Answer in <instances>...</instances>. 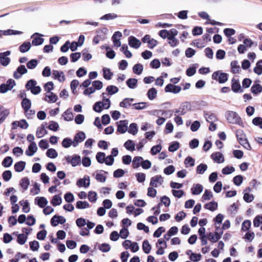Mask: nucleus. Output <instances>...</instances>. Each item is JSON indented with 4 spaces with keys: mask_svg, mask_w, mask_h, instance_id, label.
<instances>
[{
    "mask_svg": "<svg viewBox=\"0 0 262 262\" xmlns=\"http://www.w3.org/2000/svg\"><path fill=\"white\" fill-rule=\"evenodd\" d=\"M110 105L111 101L110 99H104L102 101L97 102L93 106V109L95 112L100 113L103 109L109 108Z\"/></svg>",
    "mask_w": 262,
    "mask_h": 262,
    "instance_id": "1",
    "label": "nucleus"
},
{
    "mask_svg": "<svg viewBox=\"0 0 262 262\" xmlns=\"http://www.w3.org/2000/svg\"><path fill=\"white\" fill-rule=\"evenodd\" d=\"M236 134L239 143L246 149L250 150L251 149V146L246 139V136L244 132L241 129H238L236 131Z\"/></svg>",
    "mask_w": 262,
    "mask_h": 262,
    "instance_id": "2",
    "label": "nucleus"
},
{
    "mask_svg": "<svg viewBox=\"0 0 262 262\" xmlns=\"http://www.w3.org/2000/svg\"><path fill=\"white\" fill-rule=\"evenodd\" d=\"M226 117L228 121L232 124H240L241 118L239 115L233 111H228L226 114Z\"/></svg>",
    "mask_w": 262,
    "mask_h": 262,
    "instance_id": "3",
    "label": "nucleus"
},
{
    "mask_svg": "<svg viewBox=\"0 0 262 262\" xmlns=\"http://www.w3.org/2000/svg\"><path fill=\"white\" fill-rule=\"evenodd\" d=\"M212 78L218 81L220 83H224L228 80V76L226 73H223L220 71L214 72L212 75Z\"/></svg>",
    "mask_w": 262,
    "mask_h": 262,
    "instance_id": "4",
    "label": "nucleus"
},
{
    "mask_svg": "<svg viewBox=\"0 0 262 262\" xmlns=\"http://www.w3.org/2000/svg\"><path fill=\"white\" fill-rule=\"evenodd\" d=\"M163 183V178L160 175L155 176L151 178L150 185L154 187H158Z\"/></svg>",
    "mask_w": 262,
    "mask_h": 262,
    "instance_id": "5",
    "label": "nucleus"
},
{
    "mask_svg": "<svg viewBox=\"0 0 262 262\" xmlns=\"http://www.w3.org/2000/svg\"><path fill=\"white\" fill-rule=\"evenodd\" d=\"M108 32V30L106 28H103L101 29L98 30L97 31L98 34L97 36L94 37L93 42L95 44H98L99 42V37L101 39L104 38V35L106 34Z\"/></svg>",
    "mask_w": 262,
    "mask_h": 262,
    "instance_id": "6",
    "label": "nucleus"
},
{
    "mask_svg": "<svg viewBox=\"0 0 262 262\" xmlns=\"http://www.w3.org/2000/svg\"><path fill=\"white\" fill-rule=\"evenodd\" d=\"M15 85V82L13 79H9L6 84H1V93H6L11 90Z\"/></svg>",
    "mask_w": 262,
    "mask_h": 262,
    "instance_id": "7",
    "label": "nucleus"
},
{
    "mask_svg": "<svg viewBox=\"0 0 262 262\" xmlns=\"http://www.w3.org/2000/svg\"><path fill=\"white\" fill-rule=\"evenodd\" d=\"M76 185L79 187H88L90 185V178L89 176H85L83 178L79 179L77 181Z\"/></svg>",
    "mask_w": 262,
    "mask_h": 262,
    "instance_id": "8",
    "label": "nucleus"
},
{
    "mask_svg": "<svg viewBox=\"0 0 262 262\" xmlns=\"http://www.w3.org/2000/svg\"><path fill=\"white\" fill-rule=\"evenodd\" d=\"M85 138V135L82 132H80L76 134L73 141V146L76 147L79 143L82 142Z\"/></svg>",
    "mask_w": 262,
    "mask_h": 262,
    "instance_id": "9",
    "label": "nucleus"
},
{
    "mask_svg": "<svg viewBox=\"0 0 262 262\" xmlns=\"http://www.w3.org/2000/svg\"><path fill=\"white\" fill-rule=\"evenodd\" d=\"M128 122L126 120H122L117 122V131L121 134L125 133L127 130Z\"/></svg>",
    "mask_w": 262,
    "mask_h": 262,
    "instance_id": "10",
    "label": "nucleus"
},
{
    "mask_svg": "<svg viewBox=\"0 0 262 262\" xmlns=\"http://www.w3.org/2000/svg\"><path fill=\"white\" fill-rule=\"evenodd\" d=\"M181 91V88L178 85H175L172 84H168L165 88L166 92L173 93L174 94L179 93Z\"/></svg>",
    "mask_w": 262,
    "mask_h": 262,
    "instance_id": "11",
    "label": "nucleus"
},
{
    "mask_svg": "<svg viewBox=\"0 0 262 262\" xmlns=\"http://www.w3.org/2000/svg\"><path fill=\"white\" fill-rule=\"evenodd\" d=\"M67 161L70 163L73 166L78 165L81 162V158L79 156L75 155L72 157H68L66 158Z\"/></svg>",
    "mask_w": 262,
    "mask_h": 262,
    "instance_id": "12",
    "label": "nucleus"
},
{
    "mask_svg": "<svg viewBox=\"0 0 262 262\" xmlns=\"http://www.w3.org/2000/svg\"><path fill=\"white\" fill-rule=\"evenodd\" d=\"M66 221L65 218L62 216L54 215L51 220V224L53 226H56L59 224H62Z\"/></svg>",
    "mask_w": 262,
    "mask_h": 262,
    "instance_id": "13",
    "label": "nucleus"
},
{
    "mask_svg": "<svg viewBox=\"0 0 262 262\" xmlns=\"http://www.w3.org/2000/svg\"><path fill=\"white\" fill-rule=\"evenodd\" d=\"M11 52L7 51L4 53H1V65L4 66H8L10 62V58L8 57Z\"/></svg>",
    "mask_w": 262,
    "mask_h": 262,
    "instance_id": "14",
    "label": "nucleus"
},
{
    "mask_svg": "<svg viewBox=\"0 0 262 262\" xmlns=\"http://www.w3.org/2000/svg\"><path fill=\"white\" fill-rule=\"evenodd\" d=\"M52 75L54 79H57L60 82H63L66 79L64 74L62 71L53 70Z\"/></svg>",
    "mask_w": 262,
    "mask_h": 262,
    "instance_id": "15",
    "label": "nucleus"
},
{
    "mask_svg": "<svg viewBox=\"0 0 262 262\" xmlns=\"http://www.w3.org/2000/svg\"><path fill=\"white\" fill-rule=\"evenodd\" d=\"M38 147L36 144L35 142H32L29 145L28 149L26 151V155L32 157L37 151Z\"/></svg>",
    "mask_w": 262,
    "mask_h": 262,
    "instance_id": "16",
    "label": "nucleus"
},
{
    "mask_svg": "<svg viewBox=\"0 0 262 262\" xmlns=\"http://www.w3.org/2000/svg\"><path fill=\"white\" fill-rule=\"evenodd\" d=\"M141 41L135 37L131 36L128 38V45L132 48L138 49L141 46Z\"/></svg>",
    "mask_w": 262,
    "mask_h": 262,
    "instance_id": "17",
    "label": "nucleus"
},
{
    "mask_svg": "<svg viewBox=\"0 0 262 262\" xmlns=\"http://www.w3.org/2000/svg\"><path fill=\"white\" fill-rule=\"evenodd\" d=\"M211 157L214 162L217 163H222L224 162V157L221 152H214L212 154Z\"/></svg>",
    "mask_w": 262,
    "mask_h": 262,
    "instance_id": "18",
    "label": "nucleus"
},
{
    "mask_svg": "<svg viewBox=\"0 0 262 262\" xmlns=\"http://www.w3.org/2000/svg\"><path fill=\"white\" fill-rule=\"evenodd\" d=\"M27 71L25 66L21 65L18 67L16 71L14 73V77L15 78L18 79L20 77L21 75L27 73Z\"/></svg>",
    "mask_w": 262,
    "mask_h": 262,
    "instance_id": "19",
    "label": "nucleus"
},
{
    "mask_svg": "<svg viewBox=\"0 0 262 262\" xmlns=\"http://www.w3.org/2000/svg\"><path fill=\"white\" fill-rule=\"evenodd\" d=\"M57 96L51 92L46 93L45 100L49 103H54L56 101Z\"/></svg>",
    "mask_w": 262,
    "mask_h": 262,
    "instance_id": "20",
    "label": "nucleus"
},
{
    "mask_svg": "<svg viewBox=\"0 0 262 262\" xmlns=\"http://www.w3.org/2000/svg\"><path fill=\"white\" fill-rule=\"evenodd\" d=\"M203 190V187L200 184H194L191 189V192L194 195L200 194Z\"/></svg>",
    "mask_w": 262,
    "mask_h": 262,
    "instance_id": "21",
    "label": "nucleus"
},
{
    "mask_svg": "<svg viewBox=\"0 0 262 262\" xmlns=\"http://www.w3.org/2000/svg\"><path fill=\"white\" fill-rule=\"evenodd\" d=\"M105 173L107 174V172L102 170L96 172L95 174L96 179L101 183L105 182L106 181V176L104 174Z\"/></svg>",
    "mask_w": 262,
    "mask_h": 262,
    "instance_id": "22",
    "label": "nucleus"
},
{
    "mask_svg": "<svg viewBox=\"0 0 262 262\" xmlns=\"http://www.w3.org/2000/svg\"><path fill=\"white\" fill-rule=\"evenodd\" d=\"M35 35H39L38 33H35L32 36V38H33L32 40V44L34 46H38L41 45L44 41V39L39 36H35Z\"/></svg>",
    "mask_w": 262,
    "mask_h": 262,
    "instance_id": "23",
    "label": "nucleus"
},
{
    "mask_svg": "<svg viewBox=\"0 0 262 262\" xmlns=\"http://www.w3.org/2000/svg\"><path fill=\"white\" fill-rule=\"evenodd\" d=\"M143 158L141 157H135L132 162V166L134 168H137L142 165Z\"/></svg>",
    "mask_w": 262,
    "mask_h": 262,
    "instance_id": "24",
    "label": "nucleus"
},
{
    "mask_svg": "<svg viewBox=\"0 0 262 262\" xmlns=\"http://www.w3.org/2000/svg\"><path fill=\"white\" fill-rule=\"evenodd\" d=\"M157 90L154 88L149 89L147 93L148 98L150 100H153L157 97Z\"/></svg>",
    "mask_w": 262,
    "mask_h": 262,
    "instance_id": "25",
    "label": "nucleus"
},
{
    "mask_svg": "<svg viewBox=\"0 0 262 262\" xmlns=\"http://www.w3.org/2000/svg\"><path fill=\"white\" fill-rule=\"evenodd\" d=\"M218 204L215 201L210 202L207 204H206L204 207L205 209L210 210L211 211H214L217 208Z\"/></svg>",
    "mask_w": 262,
    "mask_h": 262,
    "instance_id": "26",
    "label": "nucleus"
},
{
    "mask_svg": "<svg viewBox=\"0 0 262 262\" xmlns=\"http://www.w3.org/2000/svg\"><path fill=\"white\" fill-rule=\"evenodd\" d=\"M124 146L127 150L130 151H133L135 149V144L131 140H128L127 141H126L124 144Z\"/></svg>",
    "mask_w": 262,
    "mask_h": 262,
    "instance_id": "27",
    "label": "nucleus"
},
{
    "mask_svg": "<svg viewBox=\"0 0 262 262\" xmlns=\"http://www.w3.org/2000/svg\"><path fill=\"white\" fill-rule=\"evenodd\" d=\"M254 72L258 75L262 74V59L258 60L253 69Z\"/></svg>",
    "mask_w": 262,
    "mask_h": 262,
    "instance_id": "28",
    "label": "nucleus"
},
{
    "mask_svg": "<svg viewBox=\"0 0 262 262\" xmlns=\"http://www.w3.org/2000/svg\"><path fill=\"white\" fill-rule=\"evenodd\" d=\"M47 134V131L44 126L39 127L36 131V135L37 138H40Z\"/></svg>",
    "mask_w": 262,
    "mask_h": 262,
    "instance_id": "29",
    "label": "nucleus"
},
{
    "mask_svg": "<svg viewBox=\"0 0 262 262\" xmlns=\"http://www.w3.org/2000/svg\"><path fill=\"white\" fill-rule=\"evenodd\" d=\"M37 205L41 208L45 207L48 204V201L45 197H37L35 199Z\"/></svg>",
    "mask_w": 262,
    "mask_h": 262,
    "instance_id": "30",
    "label": "nucleus"
},
{
    "mask_svg": "<svg viewBox=\"0 0 262 262\" xmlns=\"http://www.w3.org/2000/svg\"><path fill=\"white\" fill-rule=\"evenodd\" d=\"M133 101V98H125L120 103V106L125 108L128 107L132 104Z\"/></svg>",
    "mask_w": 262,
    "mask_h": 262,
    "instance_id": "31",
    "label": "nucleus"
},
{
    "mask_svg": "<svg viewBox=\"0 0 262 262\" xmlns=\"http://www.w3.org/2000/svg\"><path fill=\"white\" fill-rule=\"evenodd\" d=\"M133 72L137 75H141L143 71V66L140 63H137L134 65L133 68Z\"/></svg>",
    "mask_w": 262,
    "mask_h": 262,
    "instance_id": "32",
    "label": "nucleus"
},
{
    "mask_svg": "<svg viewBox=\"0 0 262 262\" xmlns=\"http://www.w3.org/2000/svg\"><path fill=\"white\" fill-rule=\"evenodd\" d=\"M25 165L26 163L25 162H18L14 165V169L17 172H21L25 169Z\"/></svg>",
    "mask_w": 262,
    "mask_h": 262,
    "instance_id": "33",
    "label": "nucleus"
},
{
    "mask_svg": "<svg viewBox=\"0 0 262 262\" xmlns=\"http://www.w3.org/2000/svg\"><path fill=\"white\" fill-rule=\"evenodd\" d=\"M142 249L146 254H148L150 252L151 247L148 241L145 240L143 242Z\"/></svg>",
    "mask_w": 262,
    "mask_h": 262,
    "instance_id": "34",
    "label": "nucleus"
},
{
    "mask_svg": "<svg viewBox=\"0 0 262 262\" xmlns=\"http://www.w3.org/2000/svg\"><path fill=\"white\" fill-rule=\"evenodd\" d=\"M231 71L233 73H237L240 70V66L237 61H233L231 63Z\"/></svg>",
    "mask_w": 262,
    "mask_h": 262,
    "instance_id": "35",
    "label": "nucleus"
},
{
    "mask_svg": "<svg viewBox=\"0 0 262 262\" xmlns=\"http://www.w3.org/2000/svg\"><path fill=\"white\" fill-rule=\"evenodd\" d=\"M19 185L24 190H26L30 185V181L29 179L27 178H24L20 180Z\"/></svg>",
    "mask_w": 262,
    "mask_h": 262,
    "instance_id": "36",
    "label": "nucleus"
},
{
    "mask_svg": "<svg viewBox=\"0 0 262 262\" xmlns=\"http://www.w3.org/2000/svg\"><path fill=\"white\" fill-rule=\"evenodd\" d=\"M208 166L206 164L202 163L196 167V171L198 174H203L207 169Z\"/></svg>",
    "mask_w": 262,
    "mask_h": 262,
    "instance_id": "37",
    "label": "nucleus"
},
{
    "mask_svg": "<svg viewBox=\"0 0 262 262\" xmlns=\"http://www.w3.org/2000/svg\"><path fill=\"white\" fill-rule=\"evenodd\" d=\"M206 120L209 123L215 122L217 121V118L213 114L206 113L204 115Z\"/></svg>",
    "mask_w": 262,
    "mask_h": 262,
    "instance_id": "38",
    "label": "nucleus"
},
{
    "mask_svg": "<svg viewBox=\"0 0 262 262\" xmlns=\"http://www.w3.org/2000/svg\"><path fill=\"white\" fill-rule=\"evenodd\" d=\"M250 189L249 188H247L245 190V194L244 195V200L246 202H251L253 200V196L252 194H249L247 191H250Z\"/></svg>",
    "mask_w": 262,
    "mask_h": 262,
    "instance_id": "39",
    "label": "nucleus"
},
{
    "mask_svg": "<svg viewBox=\"0 0 262 262\" xmlns=\"http://www.w3.org/2000/svg\"><path fill=\"white\" fill-rule=\"evenodd\" d=\"M138 80L136 78H129L126 81V84L130 89H135L137 86Z\"/></svg>",
    "mask_w": 262,
    "mask_h": 262,
    "instance_id": "40",
    "label": "nucleus"
},
{
    "mask_svg": "<svg viewBox=\"0 0 262 262\" xmlns=\"http://www.w3.org/2000/svg\"><path fill=\"white\" fill-rule=\"evenodd\" d=\"M46 155L50 158L55 159L57 157L58 153L55 149L53 148H50L47 151Z\"/></svg>",
    "mask_w": 262,
    "mask_h": 262,
    "instance_id": "41",
    "label": "nucleus"
},
{
    "mask_svg": "<svg viewBox=\"0 0 262 262\" xmlns=\"http://www.w3.org/2000/svg\"><path fill=\"white\" fill-rule=\"evenodd\" d=\"M103 77L106 80H110L113 75L110 69L107 68L103 69Z\"/></svg>",
    "mask_w": 262,
    "mask_h": 262,
    "instance_id": "42",
    "label": "nucleus"
},
{
    "mask_svg": "<svg viewBox=\"0 0 262 262\" xmlns=\"http://www.w3.org/2000/svg\"><path fill=\"white\" fill-rule=\"evenodd\" d=\"M251 92L255 95L261 93L262 92V86L258 83L254 84L251 87Z\"/></svg>",
    "mask_w": 262,
    "mask_h": 262,
    "instance_id": "43",
    "label": "nucleus"
},
{
    "mask_svg": "<svg viewBox=\"0 0 262 262\" xmlns=\"http://www.w3.org/2000/svg\"><path fill=\"white\" fill-rule=\"evenodd\" d=\"M61 202L62 199L58 195H54L51 201V203L54 206L59 205Z\"/></svg>",
    "mask_w": 262,
    "mask_h": 262,
    "instance_id": "44",
    "label": "nucleus"
},
{
    "mask_svg": "<svg viewBox=\"0 0 262 262\" xmlns=\"http://www.w3.org/2000/svg\"><path fill=\"white\" fill-rule=\"evenodd\" d=\"M76 208L80 209H83L89 208V204L86 201H79L76 203Z\"/></svg>",
    "mask_w": 262,
    "mask_h": 262,
    "instance_id": "45",
    "label": "nucleus"
},
{
    "mask_svg": "<svg viewBox=\"0 0 262 262\" xmlns=\"http://www.w3.org/2000/svg\"><path fill=\"white\" fill-rule=\"evenodd\" d=\"M21 105L25 112L28 111L31 105V103L28 99L25 98L21 102Z\"/></svg>",
    "mask_w": 262,
    "mask_h": 262,
    "instance_id": "46",
    "label": "nucleus"
},
{
    "mask_svg": "<svg viewBox=\"0 0 262 262\" xmlns=\"http://www.w3.org/2000/svg\"><path fill=\"white\" fill-rule=\"evenodd\" d=\"M108 95H113L118 92V88L114 85H109L106 89Z\"/></svg>",
    "mask_w": 262,
    "mask_h": 262,
    "instance_id": "47",
    "label": "nucleus"
},
{
    "mask_svg": "<svg viewBox=\"0 0 262 262\" xmlns=\"http://www.w3.org/2000/svg\"><path fill=\"white\" fill-rule=\"evenodd\" d=\"M19 204L20 205L23 206V211L25 213H28L30 211L29 204L28 202L26 200H22L19 202Z\"/></svg>",
    "mask_w": 262,
    "mask_h": 262,
    "instance_id": "48",
    "label": "nucleus"
},
{
    "mask_svg": "<svg viewBox=\"0 0 262 262\" xmlns=\"http://www.w3.org/2000/svg\"><path fill=\"white\" fill-rule=\"evenodd\" d=\"M13 125L18 126L21 128L26 129L28 127V124L25 120H21L19 121L14 122Z\"/></svg>",
    "mask_w": 262,
    "mask_h": 262,
    "instance_id": "49",
    "label": "nucleus"
},
{
    "mask_svg": "<svg viewBox=\"0 0 262 262\" xmlns=\"http://www.w3.org/2000/svg\"><path fill=\"white\" fill-rule=\"evenodd\" d=\"M3 32V34L5 35H19L23 33L22 32L19 31H16L11 29H8L5 31H1V33Z\"/></svg>",
    "mask_w": 262,
    "mask_h": 262,
    "instance_id": "50",
    "label": "nucleus"
},
{
    "mask_svg": "<svg viewBox=\"0 0 262 262\" xmlns=\"http://www.w3.org/2000/svg\"><path fill=\"white\" fill-rule=\"evenodd\" d=\"M117 17V15L115 13H108L101 17L100 19L108 20L115 19Z\"/></svg>",
    "mask_w": 262,
    "mask_h": 262,
    "instance_id": "51",
    "label": "nucleus"
},
{
    "mask_svg": "<svg viewBox=\"0 0 262 262\" xmlns=\"http://www.w3.org/2000/svg\"><path fill=\"white\" fill-rule=\"evenodd\" d=\"M213 196L212 192L208 190H205L202 196V200L203 201L210 200Z\"/></svg>",
    "mask_w": 262,
    "mask_h": 262,
    "instance_id": "52",
    "label": "nucleus"
},
{
    "mask_svg": "<svg viewBox=\"0 0 262 262\" xmlns=\"http://www.w3.org/2000/svg\"><path fill=\"white\" fill-rule=\"evenodd\" d=\"M96 158L99 163H103L105 161V154L102 152H99L96 156Z\"/></svg>",
    "mask_w": 262,
    "mask_h": 262,
    "instance_id": "53",
    "label": "nucleus"
},
{
    "mask_svg": "<svg viewBox=\"0 0 262 262\" xmlns=\"http://www.w3.org/2000/svg\"><path fill=\"white\" fill-rule=\"evenodd\" d=\"M128 132L129 133L135 135L138 132L137 125L136 123H132L129 125Z\"/></svg>",
    "mask_w": 262,
    "mask_h": 262,
    "instance_id": "54",
    "label": "nucleus"
},
{
    "mask_svg": "<svg viewBox=\"0 0 262 262\" xmlns=\"http://www.w3.org/2000/svg\"><path fill=\"white\" fill-rule=\"evenodd\" d=\"M12 158L11 157H7L4 159L2 164L5 167H9L12 165Z\"/></svg>",
    "mask_w": 262,
    "mask_h": 262,
    "instance_id": "55",
    "label": "nucleus"
},
{
    "mask_svg": "<svg viewBox=\"0 0 262 262\" xmlns=\"http://www.w3.org/2000/svg\"><path fill=\"white\" fill-rule=\"evenodd\" d=\"M27 239V235L25 234H19L17 236V242L20 245H24Z\"/></svg>",
    "mask_w": 262,
    "mask_h": 262,
    "instance_id": "56",
    "label": "nucleus"
},
{
    "mask_svg": "<svg viewBox=\"0 0 262 262\" xmlns=\"http://www.w3.org/2000/svg\"><path fill=\"white\" fill-rule=\"evenodd\" d=\"M178 34V31L176 29H171L168 30V36L167 38L168 41L173 37H175Z\"/></svg>",
    "mask_w": 262,
    "mask_h": 262,
    "instance_id": "57",
    "label": "nucleus"
},
{
    "mask_svg": "<svg viewBox=\"0 0 262 262\" xmlns=\"http://www.w3.org/2000/svg\"><path fill=\"white\" fill-rule=\"evenodd\" d=\"M251 225V223L249 220L244 221L242 224V230L243 231H248Z\"/></svg>",
    "mask_w": 262,
    "mask_h": 262,
    "instance_id": "58",
    "label": "nucleus"
},
{
    "mask_svg": "<svg viewBox=\"0 0 262 262\" xmlns=\"http://www.w3.org/2000/svg\"><path fill=\"white\" fill-rule=\"evenodd\" d=\"M137 180L139 183H143L145 180L146 175L142 172H138L135 174Z\"/></svg>",
    "mask_w": 262,
    "mask_h": 262,
    "instance_id": "59",
    "label": "nucleus"
},
{
    "mask_svg": "<svg viewBox=\"0 0 262 262\" xmlns=\"http://www.w3.org/2000/svg\"><path fill=\"white\" fill-rule=\"evenodd\" d=\"M63 117L66 121H71L73 119V115L72 113L69 110L66 111L63 114Z\"/></svg>",
    "mask_w": 262,
    "mask_h": 262,
    "instance_id": "60",
    "label": "nucleus"
},
{
    "mask_svg": "<svg viewBox=\"0 0 262 262\" xmlns=\"http://www.w3.org/2000/svg\"><path fill=\"white\" fill-rule=\"evenodd\" d=\"M202 255L201 254H196L194 253H191L190 256H189V259L193 262H197L200 261Z\"/></svg>",
    "mask_w": 262,
    "mask_h": 262,
    "instance_id": "61",
    "label": "nucleus"
},
{
    "mask_svg": "<svg viewBox=\"0 0 262 262\" xmlns=\"http://www.w3.org/2000/svg\"><path fill=\"white\" fill-rule=\"evenodd\" d=\"M241 85L236 80H232L231 89L234 92H237L241 89Z\"/></svg>",
    "mask_w": 262,
    "mask_h": 262,
    "instance_id": "62",
    "label": "nucleus"
},
{
    "mask_svg": "<svg viewBox=\"0 0 262 262\" xmlns=\"http://www.w3.org/2000/svg\"><path fill=\"white\" fill-rule=\"evenodd\" d=\"M120 50L124 53L127 58H130L132 56V54L129 50H128V47L126 45H123Z\"/></svg>",
    "mask_w": 262,
    "mask_h": 262,
    "instance_id": "63",
    "label": "nucleus"
},
{
    "mask_svg": "<svg viewBox=\"0 0 262 262\" xmlns=\"http://www.w3.org/2000/svg\"><path fill=\"white\" fill-rule=\"evenodd\" d=\"M31 48V43L30 42H24L19 47L21 52L24 53L28 51Z\"/></svg>",
    "mask_w": 262,
    "mask_h": 262,
    "instance_id": "64",
    "label": "nucleus"
}]
</instances>
